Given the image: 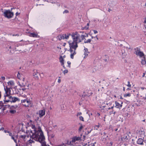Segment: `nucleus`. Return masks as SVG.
Returning <instances> with one entry per match:
<instances>
[{"label":"nucleus","mask_w":146,"mask_h":146,"mask_svg":"<svg viewBox=\"0 0 146 146\" xmlns=\"http://www.w3.org/2000/svg\"><path fill=\"white\" fill-rule=\"evenodd\" d=\"M24 44H22L17 43L15 42H12L10 44V45H8L6 47L7 49H8V50L9 51V53L11 54H13L15 51H21V49L18 47L21 46Z\"/></svg>","instance_id":"nucleus-1"},{"label":"nucleus","mask_w":146,"mask_h":146,"mask_svg":"<svg viewBox=\"0 0 146 146\" xmlns=\"http://www.w3.org/2000/svg\"><path fill=\"white\" fill-rule=\"evenodd\" d=\"M32 139H34L36 141L40 143H41L45 140V137L44 136L43 133L41 132V133H37L34 137L32 138Z\"/></svg>","instance_id":"nucleus-2"},{"label":"nucleus","mask_w":146,"mask_h":146,"mask_svg":"<svg viewBox=\"0 0 146 146\" xmlns=\"http://www.w3.org/2000/svg\"><path fill=\"white\" fill-rule=\"evenodd\" d=\"M9 99V100H6V97H5V98L3 100L4 102V103H6V102H15L17 101H20L19 99L16 97H13L9 95L8 96Z\"/></svg>","instance_id":"nucleus-3"},{"label":"nucleus","mask_w":146,"mask_h":146,"mask_svg":"<svg viewBox=\"0 0 146 146\" xmlns=\"http://www.w3.org/2000/svg\"><path fill=\"white\" fill-rule=\"evenodd\" d=\"M3 14V15L6 18L10 19L12 18L14 15L13 12H11L10 10H5Z\"/></svg>","instance_id":"nucleus-4"},{"label":"nucleus","mask_w":146,"mask_h":146,"mask_svg":"<svg viewBox=\"0 0 146 146\" xmlns=\"http://www.w3.org/2000/svg\"><path fill=\"white\" fill-rule=\"evenodd\" d=\"M4 90L5 92L6 95L4 96V97H6L10 95L11 94V90L10 88H8L7 86H6L5 87H4Z\"/></svg>","instance_id":"nucleus-5"},{"label":"nucleus","mask_w":146,"mask_h":146,"mask_svg":"<svg viewBox=\"0 0 146 146\" xmlns=\"http://www.w3.org/2000/svg\"><path fill=\"white\" fill-rule=\"evenodd\" d=\"M78 38H79L78 36H76L75 38H73V41L72 43H70L69 42H68L70 47L71 48L72 47H73V46L74 45V44H76V42H77Z\"/></svg>","instance_id":"nucleus-6"},{"label":"nucleus","mask_w":146,"mask_h":146,"mask_svg":"<svg viewBox=\"0 0 146 146\" xmlns=\"http://www.w3.org/2000/svg\"><path fill=\"white\" fill-rule=\"evenodd\" d=\"M40 75V74L36 70V72H35L33 74V76H34V78L35 79L38 80L39 79L38 76Z\"/></svg>","instance_id":"nucleus-7"},{"label":"nucleus","mask_w":146,"mask_h":146,"mask_svg":"<svg viewBox=\"0 0 146 146\" xmlns=\"http://www.w3.org/2000/svg\"><path fill=\"white\" fill-rule=\"evenodd\" d=\"M45 110L44 109L41 110L39 111V117H41L43 116L45 114Z\"/></svg>","instance_id":"nucleus-8"},{"label":"nucleus","mask_w":146,"mask_h":146,"mask_svg":"<svg viewBox=\"0 0 146 146\" xmlns=\"http://www.w3.org/2000/svg\"><path fill=\"white\" fill-rule=\"evenodd\" d=\"M81 137H77V136H75L72 138V142H74L77 141L82 140L81 139Z\"/></svg>","instance_id":"nucleus-9"},{"label":"nucleus","mask_w":146,"mask_h":146,"mask_svg":"<svg viewBox=\"0 0 146 146\" xmlns=\"http://www.w3.org/2000/svg\"><path fill=\"white\" fill-rule=\"evenodd\" d=\"M70 35H71L72 39L73 38H75L76 36H78L79 37L80 36V35L78 33V32L77 31H76L74 33H72V34Z\"/></svg>","instance_id":"nucleus-10"},{"label":"nucleus","mask_w":146,"mask_h":146,"mask_svg":"<svg viewBox=\"0 0 146 146\" xmlns=\"http://www.w3.org/2000/svg\"><path fill=\"white\" fill-rule=\"evenodd\" d=\"M34 132L33 133V134H32V135H31L30 134V137L32 139V138L33 137H34L36 135V134L37 133H38V131H37L36 129V128L35 129H34Z\"/></svg>","instance_id":"nucleus-11"},{"label":"nucleus","mask_w":146,"mask_h":146,"mask_svg":"<svg viewBox=\"0 0 146 146\" xmlns=\"http://www.w3.org/2000/svg\"><path fill=\"white\" fill-rule=\"evenodd\" d=\"M60 62L61 64V65H63L64 64V59L62 58V56H60L59 58Z\"/></svg>","instance_id":"nucleus-12"},{"label":"nucleus","mask_w":146,"mask_h":146,"mask_svg":"<svg viewBox=\"0 0 146 146\" xmlns=\"http://www.w3.org/2000/svg\"><path fill=\"white\" fill-rule=\"evenodd\" d=\"M70 35V33H68L67 35L66 34H63V39H68L69 38V36Z\"/></svg>","instance_id":"nucleus-13"},{"label":"nucleus","mask_w":146,"mask_h":146,"mask_svg":"<svg viewBox=\"0 0 146 146\" xmlns=\"http://www.w3.org/2000/svg\"><path fill=\"white\" fill-rule=\"evenodd\" d=\"M29 36L33 37H36L38 36V34L35 33H30Z\"/></svg>","instance_id":"nucleus-14"},{"label":"nucleus","mask_w":146,"mask_h":146,"mask_svg":"<svg viewBox=\"0 0 146 146\" xmlns=\"http://www.w3.org/2000/svg\"><path fill=\"white\" fill-rule=\"evenodd\" d=\"M143 140L141 138H139L137 141V143L138 144L142 145L143 143Z\"/></svg>","instance_id":"nucleus-15"},{"label":"nucleus","mask_w":146,"mask_h":146,"mask_svg":"<svg viewBox=\"0 0 146 146\" xmlns=\"http://www.w3.org/2000/svg\"><path fill=\"white\" fill-rule=\"evenodd\" d=\"M84 50H85L84 53V55H85V56L84 58H85L87 57V56L88 55V53H90V52H88V49L86 48H85Z\"/></svg>","instance_id":"nucleus-16"},{"label":"nucleus","mask_w":146,"mask_h":146,"mask_svg":"<svg viewBox=\"0 0 146 146\" xmlns=\"http://www.w3.org/2000/svg\"><path fill=\"white\" fill-rule=\"evenodd\" d=\"M136 55L139 56L140 57H142L144 56V54L143 52L141 51H139L137 53Z\"/></svg>","instance_id":"nucleus-17"},{"label":"nucleus","mask_w":146,"mask_h":146,"mask_svg":"<svg viewBox=\"0 0 146 146\" xmlns=\"http://www.w3.org/2000/svg\"><path fill=\"white\" fill-rule=\"evenodd\" d=\"M5 103H4V102H3L2 101H0V109H1L4 107V106H4V104H5Z\"/></svg>","instance_id":"nucleus-18"},{"label":"nucleus","mask_w":146,"mask_h":146,"mask_svg":"<svg viewBox=\"0 0 146 146\" xmlns=\"http://www.w3.org/2000/svg\"><path fill=\"white\" fill-rule=\"evenodd\" d=\"M41 145V146H49V145L48 144L47 145L46 142L45 141L42 142L41 143H40Z\"/></svg>","instance_id":"nucleus-19"},{"label":"nucleus","mask_w":146,"mask_h":146,"mask_svg":"<svg viewBox=\"0 0 146 146\" xmlns=\"http://www.w3.org/2000/svg\"><path fill=\"white\" fill-rule=\"evenodd\" d=\"M18 107V106L16 105L15 106H12L9 107V109L10 110H14L16 109Z\"/></svg>","instance_id":"nucleus-20"},{"label":"nucleus","mask_w":146,"mask_h":146,"mask_svg":"<svg viewBox=\"0 0 146 146\" xmlns=\"http://www.w3.org/2000/svg\"><path fill=\"white\" fill-rule=\"evenodd\" d=\"M57 37L59 40L63 39V34H60Z\"/></svg>","instance_id":"nucleus-21"},{"label":"nucleus","mask_w":146,"mask_h":146,"mask_svg":"<svg viewBox=\"0 0 146 146\" xmlns=\"http://www.w3.org/2000/svg\"><path fill=\"white\" fill-rule=\"evenodd\" d=\"M79 124L80 125V126L78 129V131L79 132H80L81 131L82 129L84 127L81 123H79Z\"/></svg>","instance_id":"nucleus-22"},{"label":"nucleus","mask_w":146,"mask_h":146,"mask_svg":"<svg viewBox=\"0 0 146 146\" xmlns=\"http://www.w3.org/2000/svg\"><path fill=\"white\" fill-rule=\"evenodd\" d=\"M37 131L38 133H41L42 132H43L42 131V130L40 127L39 126H38V130Z\"/></svg>","instance_id":"nucleus-23"},{"label":"nucleus","mask_w":146,"mask_h":146,"mask_svg":"<svg viewBox=\"0 0 146 146\" xmlns=\"http://www.w3.org/2000/svg\"><path fill=\"white\" fill-rule=\"evenodd\" d=\"M135 52H134V53H135L136 55L137 54V53L139 51L140 49H139L137 47L135 49Z\"/></svg>","instance_id":"nucleus-24"},{"label":"nucleus","mask_w":146,"mask_h":146,"mask_svg":"<svg viewBox=\"0 0 146 146\" xmlns=\"http://www.w3.org/2000/svg\"><path fill=\"white\" fill-rule=\"evenodd\" d=\"M7 84L8 85H10L11 86H13L14 84V82L13 81H9Z\"/></svg>","instance_id":"nucleus-25"},{"label":"nucleus","mask_w":146,"mask_h":146,"mask_svg":"<svg viewBox=\"0 0 146 146\" xmlns=\"http://www.w3.org/2000/svg\"><path fill=\"white\" fill-rule=\"evenodd\" d=\"M16 110H9V112L12 114H15L16 113Z\"/></svg>","instance_id":"nucleus-26"},{"label":"nucleus","mask_w":146,"mask_h":146,"mask_svg":"<svg viewBox=\"0 0 146 146\" xmlns=\"http://www.w3.org/2000/svg\"><path fill=\"white\" fill-rule=\"evenodd\" d=\"M131 96V94L130 93H128V94H124L123 95V96L124 97H126L127 96L128 97H130Z\"/></svg>","instance_id":"nucleus-27"},{"label":"nucleus","mask_w":146,"mask_h":146,"mask_svg":"<svg viewBox=\"0 0 146 146\" xmlns=\"http://www.w3.org/2000/svg\"><path fill=\"white\" fill-rule=\"evenodd\" d=\"M1 112L0 113V114H2L3 113H4L5 112H4V111L5 110V108H3L1 109Z\"/></svg>","instance_id":"nucleus-28"},{"label":"nucleus","mask_w":146,"mask_h":146,"mask_svg":"<svg viewBox=\"0 0 146 146\" xmlns=\"http://www.w3.org/2000/svg\"><path fill=\"white\" fill-rule=\"evenodd\" d=\"M141 63L142 65H146V61L145 60H142L141 61Z\"/></svg>","instance_id":"nucleus-29"},{"label":"nucleus","mask_w":146,"mask_h":146,"mask_svg":"<svg viewBox=\"0 0 146 146\" xmlns=\"http://www.w3.org/2000/svg\"><path fill=\"white\" fill-rule=\"evenodd\" d=\"M86 113L88 114L89 117L90 116V115H92V113L91 112H90V111L89 110L87 111Z\"/></svg>","instance_id":"nucleus-30"},{"label":"nucleus","mask_w":146,"mask_h":146,"mask_svg":"<svg viewBox=\"0 0 146 146\" xmlns=\"http://www.w3.org/2000/svg\"><path fill=\"white\" fill-rule=\"evenodd\" d=\"M91 41V39H89L87 40L86 41H84V43H90Z\"/></svg>","instance_id":"nucleus-31"},{"label":"nucleus","mask_w":146,"mask_h":146,"mask_svg":"<svg viewBox=\"0 0 146 146\" xmlns=\"http://www.w3.org/2000/svg\"><path fill=\"white\" fill-rule=\"evenodd\" d=\"M86 96H88V97H89L90 96V95H88V94H83L82 95L81 97H82L83 98H84L85 97H86Z\"/></svg>","instance_id":"nucleus-32"},{"label":"nucleus","mask_w":146,"mask_h":146,"mask_svg":"<svg viewBox=\"0 0 146 146\" xmlns=\"http://www.w3.org/2000/svg\"><path fill=\"white\" fill-rule=\"evenodd\" d=\"M89 27H87V26H85L84 27H82V30L86 29L87 30L88 29Z\"/></svg>","instance_id":"nucleus-33"},{"label":"nucleus","mask_w":146,"mask_h":146,"mask_svg":"<svg viewBox=\"0 0 146 146\" xmlns=\"http://www.w3.org/2000/svg\"><path fill=\"white\" fill-rule=\"evenodd\" d=\"M78 42H76V44L73 46V47H74L75 48H77L78 47Z\"/></svg>","instance_id":"nucleus-34"},{"label":"nucleus","mask_w":146,"mask_h":146,"mask_svg":"<svg viewBox=\"0 0 146 146\" xmlns=\"http://www.w3.org/2000/svg\"><path fill=\"white\" fill-rule=\"evenodd\" d=\"M79 119L80 120H81L82 121H84V119L83 117L82 116H80L79 117Z\"/></svg>","instance_id":"nucleus-35"},{"label":"nucleus","mask_w":146,"mask_h":146,"mask_svg":"<svg viewBox=\"0 0 146 146\" xmlns=\"http://www.w3.org/2000/svg\"><path fill=\"white\" fill-rule=\"evenodd\" d=\"M4 106H4V108H5V110L7 108H9V107L10 106V105H4Z\"/></svg>","instance_id":"nucleus-36"},{"label":"nucleus","mask_w":146,"mask_h":146,"mask_svg":"<svg viewBox=\"0 0 146 146\" xmlns=\"http://www.w3.org/2000/svg\"><path fill=\"white\" fill-rule=\"evenodd\" d=\"M115 103L116 104V106H115V108L116 106H117V108H119V103L117 102L116 101Z\"/></svg>","instance_id":"nucleus-37"},{"label":"nucleus","mask_w":146,"mask_h":146,"mask_svg":"<svg viewBox=\"0 0 146 146\" xmlns=\"http://www.w3.org/2000/svg\"><path fill=\"white\" fill-rule=\"evenodd\" d=\"M68 72V71L67 70H65L63 72V73L65 75L66 73H67Z\"/></svg>","instance_id":"nucleus-38"},{"label":"nucleus","mask_w":146,"mask_h":146,"mask_svg":"<svg viewBox=\"0 0 146 146\" xmlns=\"http://www.w3.org/2000/svg\"><path fill=\"white\" fill-rule=\"evenodd\" d=\"M29 143H34L35 142V141H33V140H31V139H30L29 140Z\"/></svg>","instance_id":"nucleus-39"},{"label":"nucleus","mask_w":146,"mask_h":146,"mask_svg":"<svg viewBox=\"0 0 146 146\" xmlns=\"http://www.w3.org/2000/svg\"><path fill=\"white\" fill-rule=\"evenodd\" d=\"M19 85L21 87H25V85H24L23 84H21L19 82Z\"/></svg>","instance_id":"nucleus-40"},{"label":"nucleus","mask_w":146,"mask_h":146,"mask_svg":"<svg viewBox=\"0 0 146 146\" xmlns=\"http://www.w3.org/2000/svg\"><path fill=\"white\" fill-rule=\"evenodd\" d=\"M85 36L84 35H82L81 36V37L82 38V40H83L85 39Z\"/></svg>","instance_id":"nucleus-41"},{"label":"nucleus","mask_w":146,"mask_h":146,"mask_svg":"<svg viewBox=\"0 0 146 146\" xmlns=\"http://www.w3.org/2000/svg\"><path fill=\"white\" fill-rule=\"evenodd\" d=\"M92 129H91L90 131H88L87 132H86V134L87 135H88L89 133H90Z\"/></svg>","instance_id":"nucleus-42"},{"label":"nucleus","mask_w":146,"mask_h":146,"mask_svg":"<svg viewBox=\"0 0 146 146\" xmlns=\"http://www.w3.org/2000/svg\"><path fill=\"white\" fill-rule=\"evenodd\" d=\"M74 55L72 53L70 54V58H71L73 59L74 58Z\"/></svg>","instance_id":"nucleus-43"},{"label":"nucleus","mask_w":146,"mask_h":146,"mask_svg":"<svg viewBox=\"0 0 146 146\" xmlns=\"http://www.w3.org/2000/svg\"><path fill=\"white\" fill-rule=\"evenodd\" d=\"M69 13V11L68 10H65L63 12V13L64 14L65 13Z\"/></svg>","instance_id":"nucleus-44"},{"label":"nucleus","mask_w":146,"mask_h":146,"mask_svg":"<svg viewBox=\"0 0 146 146\" xmlns=\"http://www.w3.org/2000/svg\"><path fill=\"white\" fill-rule=\"evenodd\" d=\"M72 48H71L70 47V49L69 50H68V51H69L70 52L72 53V52H73V50L72 49Z\"/></svg>","instance_id":"nucleus-45"},{"label":"nucleus","mask_w":146,"mask_h":146,"mask_svg":"<svg viewBox=\"0 0 146 146\" xmlns=\"http://www.w3.org/2000/svg\"><path fill=\"white\" fill-rule=\"evenodd\" d=\"M67 64L68 65V66L70 68V64L71 63L70 62L68 61L67 62Z\"/></svg>","instance_id":"nucleus-46"},{"label":"nucleus","mask_w":146,"mask_h":146,"mask_svg":"<svg viewBox=\"0 0 146 146\" xmlns=\"http://www.w3.org/2000/svg\"><path fill=\"white\" fill-rule=\"evenodd\" d=\"M32 128L33 129H35L36 127L35 125H33V124L32 125Z\"/></svg>","instance_id":"nucleus-47"},{"label":"nucleus","mask_w":146,"mask_h":146,"mask_svg":"<svg viewBox=\"0 0 146 146\" xmlns=\"http://www.w3.org/2000/svg\"><path fill=\"white\" fill-rule=\"evenodd\" d=\"M128 85H127V86H128V87H131V85H130V82L129 81H128Z\"/></svg>","instance_id":"nucleus-48"},{"label":"nucleus","mask_w":146,"mask_h":146,"mask_svg":"<svg viewBox=\"0 0 146 146\" xmlns=\"http://www.w3.org/2000/svg\"><path fill=\"white\" fill-rule=\"evenodd\" d=\"M82 113L81 112H78L77 114V116H78V115H82Z\"/></svg>","instance_id":"nucleus-49"},{"label":"nucleus","mask_w":146,"mask_h":146,"mask_svg":"<svg viewBox=\"0 0 146 146\" xmlns=\"http://www.w3.org/2000/svg\"><path fill=\"white\" fill-rule=\"evenodd\" d=\"M27 103H28V105H30L31 104V102L30 101H29L28 100H27L26 101Z\"/></svg>","instance_id":"nucleus-50"},{"label":"nucleus","mask_w":146,"mask_h":146,"mask_svg":"<svg viewBox=\"0 0 146 146\" xmlns=\"http://www.w3.org/2000/svg\"><path fill=\"white\" fill-rule=\"evenodd\" d=\"M113 106H112L111 107H109L108 108H107V109H108V110H110L111 109H113Z\"/></svg>","instance_id":"nucleus-51"},{"label":"nucleus","mask_w":146,"mask_h":146,"mask_svg":"<svg viewBox=\"0 0 146 146\" xmlns=\"http://www.w3.org/2000/svg\"><path fill=\"white\" fill-rule=\"evenodd\" d=\"M26 99H25L24 100H22L21 101V103H24V102H26Z\"/></svg>","instance_id":"nucleus-52"},{"label":"nucleus","mask_w":146,"mask_h":146,"mask_svg":"<svg viewBox=\"0 0 146 146\" xmlns=\"http://www.w3.org/2000/svg\"><path fill=\"white\" fill-rule=\"evenodd\" d=\"M86 34V36H85V37H88V35H90V36H91V35L90 34V33H85Z\"/></svg>","instance_id":"nucleus-53"},{"label":"nucleus","mask_w":146,"mask_h":146,"mask_svg":"<svg viewBox=\"0 0 146 146\" xmlns=\"http://www.w3.org/2000/svg\"><path fill=\"white\" fill-rule=\"evenodd\" d=\"M121 104H120L119 103V106H120V107H121L122 106V104H123V102L121 101L120 102Z\"/></svg>","instance_id":"nucleus-54"},{"label":"nucleus","mask_w":146,"mask_h":146,"mask_svg":"<svg viewBox=\"0 0 146 146\" xmlns=\"http://www.w3.org/2000/svg\"><path fill=\"white\" fill-rule=\"evenodd\" d=\"M9 133V135L10 136H13V135H12V133L11 132H10V131H9V132L8 133Z\"/></svg>","instance_id":"nucleus-55"},{"label":"nucleus","mask_w":146,"mask_h":146,"mask_svg":"<svg viewBox=\"0 0 146 146\" xmlns=\"http://www.w3.org/2000/svg\"><path fill=\"white\" fill-rule=\"evenodd\" d=\"M1 78L3 80H5V78L4 76H1Z\"/></svg>","instance_id":"nucleus-56"},{"label":"nucleus","mask_w":146,"mask_h":146,"mask_svg":"<svg viewBox=\"0 0 146 146\" xmlns=\"http://www.w3.org/2000/svg\"><path fill=\"white\" fill-rule=\"evenodd\" d=\"M78 41H77V42H78V43L81 42V40L79 38L78 39Z\"/></svg>","instance_id":"nucleus-57"},{"label":"nucleus","mask_w":146,"mask_h":146,"mask_svg":"<svg viewBox=\"0 0 146 146\" xmlns=\"http://www.w3.org/2000/svg\"><path fill=\"white\" fill-rule=\"evenodd\" d=\"M25 137H26V136L25 135H21V138H22L24 139L25 138Z\"/></svg>","instance_id":"nucleus-58"},{"label":"nucleus","mask_w":146,"mask_h":146,"mask_svg":"<svg viewBox=\"0 0 146 146\" xmlns=\"http://www.w3.org/2000/svg\"><path fill=\"white\" fill-rule=\"evenodd\" d=\"M93 31L94 34L97 33L98 32V31L96 30H94Z\"/></svg>","instance_id":"nucleus-59"},{"label":"nucleus","mask_w":146,"mask_h":146,"mask_svg":"<svg viewBox=\"0 0 146 146\" xmlns=\"http://www.w3.org/2000/svg\"><path fill=\"white\" fill-rule=\"evenodd\" d=\"M4 132H5V133H9V131L6 130H4Z\"/></svg>","instance_id":"nucleus-60"},{"label":"nucleus","mask_w":146,"mask_h":146,"mask_svg":"<svg viewBox=\"0 0 146 146\" xmlns=\"http://www.w3.org/2000/svg\"><path fill=\"white\" fill-rule=\"evenodd\" d=\"M72 141H70V142L68 144V145H72Z\"/></svg>","instance_id":"nucleus-61"},{"label":"nucleus","mask_w":146,"mask_h":146,"mask_svg":"<svg viewBox=\"0 0 146 146\" xmlns=\"http://www.w3.org/2000/svg\"><path fill=\"white\" fill-rule=\"evenodd\" d=\"M74 55H75L76 54V52L75 50H74V52L72 53Z\"/></svg>","instance_id":"nucleus-62"},{"label":"nucleus","mask_w":146,"mask_h":146,"mask_svg":"<svg viewBox=\"0 0 146 146\" xmlns=\"http://www.w3.org/2000/svg\"><path fill=\"white\" fill-rule=\"evenodd\" d=\"M90 145L91 146H94V143H92L91 144H90Z\"/></svg>","instance_id":"nucleus-63"},{"label":"nucleus","mask_w":146,"mask_h":146,"mask_svg":"<svg viewBox=\"0 0 146 146\" xmlns=\"http://www.w3.org/2000/svg\"><path fill=\"white\" fill-rule=\"evenodd\" d=\"M26 90V88H22V90H23V91H24L25 90Z\"/></svg>","instance_id":"nucleus-64"}]
</instances>
